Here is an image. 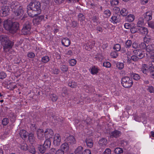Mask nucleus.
I'll return each instance as SVG.
<instances>
[{
    "label": "nucleus",
    "instance_id": "1",
    "mask_svg": "<svg viewBox=\"0 0 154 154\" xmlns=\"http://www.w3.org/2000/svg\"><path fill=\"white\" fill-rule=\"evenodd\" d=\"M41 5L39 2H35L30 3L27 6V12L29 16L33 17L41 12Z\"/></svg>",
    "mask_w": 154,
    "mask_h": 154
},
{
    "label": "nucleus",
    "instance_id": "2",
    "mask_svg": "<svg viewBox=\"0 0 154 154\" xmlns=\"http://www.w3.org/2000/svg\"><path fill=\"white\" fill-rule=\"evenodd\" d=\"M0 42L4 49L11 48L14 45L13 43L6 35H0Z\"/></svg>",
    "mask_w": 154,
    "mask_h": 154
},
{
    "label": "nucleus",
    "instance_id": "3",
    "mask_svg": "<svg viewBox=\"0 0 154 154\" xmlns=\"http://www.w3.org/2000/svg\"><path fill=\"white\" fill-rule=\"evenodd\" d=\"M17 3L13 2L11 6V8L14 12L15 16L17 19L20 18L22 17L24 13V10L22 7L20 6L17 8Z\"/></svg>",
    "mask_w": 154,
    "mask_h": 154
},
{
    "label": "nucleus",
    "instance_id": "4",
    "mask_svg": "<svg viewBox=\"0 0 154 154\" xmlns=\"http://www.w3.org/2000/svg\"><path fill=\"white\" fill-rule=\"evenodd\" d=\"M121 83L123 87L128 88L132 86L133 82L132 78L128 76H125L122 79Z\"/></svg>",
    "mask_w": 154,
    "mask_h": 154
},
{
    "label": "nucleus",
    "instance_id": "5",
    "mask_svg": "<svg viewBox=\"0 0 154 154\" xmlns=\"http://www.w3.org/2000/svg\"><path fill=\"white\" fill-rule=\"evenodd\" d=\"M146 54L152 60L154 59V50L151 45H148L146 48Z\"/></svg>",
    "mask_w": 154,
    "mask_h": 154
},
{
    "label": "nucleus",
    "instance_id": "6",
    "mask_svg": "<svg viewBox=\"0 0 154 154\" xmlns=\"http://www.w3.org/2000/svg\"><path fill=\"white\" fill-rule=\"evenodd\" d=\"M31 25L29 22H27L24 25L23 28L22 29V32L24 35L29 34L31 29Z\"/></svg>",
    "mask_w": 154,
    "mask_h": 154
},
{
    "label": "nucleus",
    "instance_id": "7",
    "mask_svg": "<svg viewBox=\"0 0 154 154\" xmlns=\"http://www.w3.org/2000/svg\"><path fill=\"white\" fill-rule=\"evenodd\" d=\"M10 9L8 6H4L0 8V16H6L8 14Z\"/></svg>",
    "mask_w": 154,
    "mask_h": 154
},
{
    "label": "nucleus",
    "instance_id": "8",
    "mask_svg": "<svg viewBox=\"0 0 154 154\" xmlns=\"http://www.w3.org/2000/svg\"><path fill=\"white\" fill-rule=\"evenodd\" d=\"M61 141V138L60 135L58 134H55L54 137L53 143L56 146L60 145Z\"/></svg>",
    "mask_w": 154,
    "mask_h": 154
},
{
    "label": "nucleus",
    "instance_id": "9",
    "mask_svg": "<svg viewBox=\"0 0 154 154\" xmlns=\"http://www.w3.org/2000/svg\"><path fill=\"white\" fill-rule=\"evenodd\" d=\"M66 142L69 145L74 144L76 143L75 140L73 136H69L65 139Z\"/></svg>",
    "mask_w": 154,
    "mask_h": 154
},
{
    "label": "nucleus",
    "instance_id": "10",
    "mask_svg": "<svg viewBox=\"0 0 154 154\" xmlns=\"http://www.w3.org/2000/svg\"><path fill=\"white\" fill-rule=\"evenodd\" d=\"M110 21L114 24H115L119 23L121 21V19L119 16L113 15L111 17Z\"/></svg>",
    "mask_w": 154,
    "mask_h": 154
},
{
    "label": "nucleus",
    "instance_id": "11",
    "mask_svg": "<svg viewBox=\"0 0 154 154\" xmlns=\"http://www.w3.org/2000/svg\"><path fill=\"white\" fill-rule=\"evenodd\" d=\"M134 54L137 55L139 59H141L145 56V53L144 52L141 50H136L133 51Z\"/></svg>",
    "mask_w": 154,
    "mask_h": 154
},
{
    "label": "nucleus",
    "instance_id": "12",
    "mask_svg": "<svg viewBox=\"0 0 154 154\" xmlns=\"http://www.w3.org/2000/svg\"><path fill=\"white\" fill-rule=\"evenodd\" d=\"M45 136L48 139H50L54 135L53 131L50 129H47L45 132Z\"/></svg>",
    "mask_w": 154,
    "mask_h": 154
},
{
    "label": "nucleus",
    "instance_id": "13",
    "mask_svg": "<svg viewBox=\"0 0 154 154\" xmlns=\"http://www.w3.org/2000/svg\"><path fill=\"white\" fill-rule=\"evenodd\" d=\"M12 24V22L10 20H5L4 21L3 26L6 30L11 31Z\"/></svg>",
    "mask_w": 154,
    "mask_h": 154
},
{
    "label": "nucleus",
    "instance_id": "14",
    "mask_svg": "<svg viewBox=\"0 0 154 154\" xmlns=\"http://www.w3.org/2000/svg\"><path fill=\"white\" fill-rule=\"evenodd\" d=\"M64 151L61 149H58L56 151L55 149L52 148L51 149L48 153L46 154H64Z\"/></svg>",
    "mask_w": 154,
    "mask_h": 154
},
{
    "label": "nucleus",
    "instance_id": "15",
    "mask_svg": "<svg viewBox=\"0 0 154 154\" xmlns=\"http://www.w3.org/2000/svg\"><path fill=\"white\" fill-rule=\"evenodd\" d=\"M99 68L95 66H91L90 69L89 70L91 73L92 75L97 74L99 71Z\"/></svg>",
    "mask_w": 154,
    "mask_h": 154
},
{
    "label": "nucleus",
    "instance_id": "16",
    "mask_svg": "<svg viewBox=\"0 0 154 154\" xmlns=\"http://www.w3.org/2000/svg\"><path fill=\"white\" fill-rule=\"evenodd\" d=\"M37 135L38 138L41 140L45 136V132L42 129H39L37 131Z\"/></svg>",
    "mask_w": 154,
    "mask_h": 154
},
{
    "label": "nucleus",
    "instance_id": "17",
    "mask_svg": "<svg viewBox=\"0 0 154 154\" xmlns=\"http://www.w3.org/2000/svg\"><path fill=\"white\" fill-rule=\"evenodd\" d=\"M152 13L151 11L146 12L144 14V18L146 21H149L152 19Z\"/></svg>",
    "mask_w": 154,
    "mask_h": 154
},
{
    "label": "nucleus",
    "instance_id": "18",
    "mask_svg": "<svg viewBox=\"0 0 154 154\" xmlns=\"http://www.w3.org/2000/svg\"><path fill=\"white\" fill-rule=\"evenodd\" d=\"M19 26V24L17 22H15L14 23L12 22L11 31L13 32H15L18 29Z\"/></svg>",
    "mask_w": 154,
    "mask_h": 154
},
{
    "label": "nucleus",
    "instance_id": "19",
    "mask_svg": "<svg viewBox=\"0 0 154 154\" xmlns=\"http://www.w3.org/2000/svg\"><path fill=\"white\" fill-rule=\"evenodd\" d=\"M62 43L64 46L68 47L70 45V42L68 38H64L62 39Z\"/></svg>",
    "mask_w": 154,
    "mask_h": 154
},
{
    "label": "nucleus",
    "instance_id": "20",
    "mask_svg": "<svg viewBox=\"0 0 154 154\" xmlns=\"http://www.w3.org/2000/svg\"><path fill=\"white\" fill-rule=\"evenodd\" d=\"M139 32L142 34L146 35L148 33V29L145 27H141L139 29Z\"/></svg>",
    "mask_w": 154,
    "mask_h": 154
},
{
    "label": "nucleus",
    "instance_id": "21",
    "mask_svg": "<svg viewBox=\"0 0 154 154\" xmlns=\"http://www.w3.org/2000/svg\"><path fill=\"white\" fill-rule=\"evenodd\" d=\"M51 145V142L49 139L47 138L45 141L44 142V144L43 145V146L45 148H47V149L50 147Z\"/></svg>",
    "mask_w": 154,
    "mask_h": 154
},
{
    "label": "nucleus",
    "instance_id": "22",
    "mask_svg": "<svg viewBox=\"0 0 154 154\" xmlns=\"http://www.w3.org/2000/svg\"><path fill=\"white\" fill-rule=\"evenodd\" d=\"M69 145L66 142L61 146V149L63 151H67L69 149Z\"/></svg>",
    "mask_w": 154,
    "mask_h": 154
},
{
    "label": "nucleus",
    "instance_id": "23",
    "mask_svg": "<svg viewBox=\"0 0 154 154\" xmlns=\"http://www.w3.org/2000/svg\"><path fill=\"white\" fill-rule=\"evenodd\" d=\"M20 134L22 139H24L27 137L28 133L25 130H22L20 131Z\"/></svg>",
    "mask_w": 154,
    "mask_h": 154
},
{
    "label": "nucleus",
    "instance_id": "24",
    "mask_svg": "<svg viewBox=\"0 0 154 154\" xmlns=\"http://www.w3.org/2000/svg\"><path fill=\"white\" fill-rule=\"evenodd\" d=\"M83 147L81 146H79L75 150V154H83Z\"/></svg>",
    "mask_w": 154,
    "mask_h": 154
},
{
    "label": "nucleus",
    "instance_id": "25",
    "mask_svg": "<svg viewBox=\"0 0 154 154\" xmlns=\"http://www.w3.org/2000/svg\"><path fill=\"white\" fill-rule=\"evenodd\" d=\"M107 143V140L105 138H103L100 140L99 144L100 146L105 145Z\"/></svg>",
    "mask_w": 154,
    "mask_h": 154
},
{
    "label": "nucleus",
    "instance_id": "26",
    "mask_svg": "<svg viewBox=\"0 0 154 154\" xmlns=\"http://www.w3.org/2000/svg\"><path fill=\"white\" fill-rule=\"evenodd\" d=\"M120 134V132L119 131L115 130L111 133L110 136L111 137H117L119 136Z\"/></svg>",
    "mask_w": 154,
    "mask_h": 154
},
{
    "label": "nucleus",
    "instance_id": "27",
    "mask_svg": "<svg viewBox=\"0 0 154 154\" xmlns=\"http://www.w3.org/2000/svg\"><path fill=\"white\" fill-rule=\"evenodd\" d=\"M142 71L144 74H147L148 72V69L146 64L143 65L142 67Z\"/></svg>",
    "mask_w": 154,
    "mask_h": 154
},
{
    "label": "nucleus",
    "instance_id": "28",
    "mask_svg": "<svg viewBox=\"0 0 154 154\" xmlns=\"http://www.w3.org/2000/svg\"><path fill=\"white\" fill-rule=\"evenodd\" d=\"M134 19V16L133 14H129L126 17L127 20L129 22L133 21Z\"/></svg>",
    "mask_w": 154,
    "mask_h": 154
},
{
    "label": "nucleus",
    "instance_id": "29",
    "mask_svg": "<svg viewBox=\"0 0 154 154\" xmlns=\"http://www.w3.org/2000/svg\"><path fill=\"white\" fill-rule=\"evenodd\" d=\"M103 15L105 17H109L111 15V12L109 10H106L104 11Z\"/></svg>",
    "mask_w": 154,
    "mask_h": 154
},
{
    "label": "nucleus",
    "instance_id": "30",
    "mask_svg": "<svg viewBox=\"0 0 154 154\" xmlns=\"http://www.w3.org/2000/svg\"><path fill=\"white\" fill-rule=\"evenodd\" d=\"M79 20L81 22H82V23H85V17L84 15L82 14H80L78 15Z\"/></svg>",
    "mask_w": 154,
    "mask_h": 154
},
{
    "label": "nucleus",
    "instance_id": "31",
    "mask_svg": "<svg viewBox=\"0 0 154 154\" xmlns=\"http://www.w3.org/2000/svg\"><path fill=\"white\" fill-rule=\"evenodd\" d=\"M86 143L87 146L89 148H91L93 146V141L91 139H87Z\"/></svg>",
    "mask_w": 154,
    "mask_h": 154
},
{
    "label": "nucleus",
    "instance_id": "32",
    "mask_svg": "<svg viewBox=\"0 0 154 154\" xmlns=\"http://www.w3.org/2000/svg\"><path fill=\"white\" fill-rule=\"evenodd\" d=\"M144 23V20L143 18H140L137 23V26L138 27H141L143 25Z\"/></svg>",
    "mask_w": 154,
    "mask_h": 154
},
{
    "label": "nucleus",
    "instance_id": "33",
    "mask_svg": "<svg viewBox=\"0 0 154 154\" xmlns=\"http://www.w3.org/2000/svg\"><path fill=\"white\" fill-rule=\"evenodd\" d=\"M49 96L53 101H56L58 99L57 97L54 94H51L49 95Z\"/></svg>",
    "mask_w": 154,
    "mask_h": 154
},
{
    "label": "nucleus",
    "instance_id": "34",
    "mask_svg": "<svg viewBox=\"0 0 154 154\" xmlns=\"http://www.w3.org/2000/svg\"><path fill=\"white\" fill-rule=\"evenodd\" d=\"M50 59L48 56H45L42 58L41 61L43 63H46Z\"/></svg>",
    "mask_w": 154,
    "mask_h": 154
},
{
    "label": "nucleus",
    "instance_id": "35",
    "mask_svg": "<svg viewBox=\"0 0 154 154\" xmlns=\"http://www.w3.org/2000/svg\"><path fill=\"white\" fill-rule=\"evenodd\" d=\"M153 68L154 69V66H152V65L151 66H149V69L150 71V75L151 76L153 79H154V71L153 70H152V69Z\"/></svg>",
    "mask_w": 154,
    "mask_h": 154
},
{
    "label": "nucleus",
    "instance_id": "36",
    "mask_svg": "<svg viewBox=\"0 0 154 154\" xmlns=\"http://www.w3.org/2000/svg\"><path fill=\"white\" fill-rule=\"evenodd\" d=\"M41 19L40 17H37L33 20V22L34 24L38 25L40 22Z\"/></svg>",
    "mask_w": 154,
    "mask_h": 154
},
{
    "label": "nucleus",
    "instance_id": "37",
    "mask_svg": "<svg viewBox=\"0 0 154 154\" xmlns=\"http://www.w3.org/2000/svg\"><path fill=\"white\" fill-rule=\"evenodd\" d=\"M128 11L125 8H123L121 11V14L123 16H126L128 14Z\"/></svg>",
    "mask_w": 154,
    "mask_h": 154
},
{
    "label": "nucleus",
    "instance_id": "38",
    "mask_svg": "<svg viewBox=\"0 0 154 154\" xmlns=\"http://www.w3.org/2000/svg\"><path fill=\"white\" fill-rule=\"evenodd\" d=\"M117 67L119 69H122L124 66V64L123 63L118 62L116 64Z\"/></svg>",
    "mask_w": 154,
    "mask_h": 154
},
{
    "label": "nucleus",
    "instance_id": "39",
    "mask_svg": "<svg viewBox=\"0 0 154 154\" xmlns=\"http://www.w3.org/2000/svg\"><path fill=\"white\" fill-rule=\"evenodd\" d=\"M68 85L71 88H74L76 86L77 84L74 82H70L68 83Z\"/></svg>",
    "mask_w": 154,
    "mask_h": 154
},
{
    "label": "nucleus",
    "instance_id": "40",
    "mask_svg": "<svg viewBox=\"0 0 154 154\" xmlns=\"http://www.w3.org/2000/svg\"><path fill=\"white\" fill-rule=\"evenodd\" d=\"M29 142L31 144H33L34 143L33 135L32 134H29Z\"/></svg>",
    "mask_w": 154,
    "mask_h": 154
},
{
    "label": "nucleus",
    "instance_id": "41",
    "mask_svg": "<svg viewBox=\"0 0 154 154\" xmlns=\"http://www.w3.org/2000/svg\"><path fill=\"white\" fill-rule=\"evenodd\" d=\"M9 122V120L7 118H4L2 121V123L3 125H6Z\"/></svg>",
    "mask_w": 154,
    "mask_h": 154
},
{
    "label": "nucleus",
    "instance_id": "42",
    "mask_svg": "<svg viewBox=\"0 0 154 154\" xmlns=\"http://www.w3.org/2000/svg\"><path fill=\"white\" fill-rule=\"evenodd\" d=\"M61 70L63 72H66L67 71L68 68L67 66L64 64H62L60 66Z\"/></svg>",
    "mask_w": 154,
    "mask_h": 154
},
{
    "label": "nucleus",
    "instance_id": "43",
    "mask_svg": "<svg viewBox=\"0 0 154 154\" xmlns=\"http://www.w3.org/2000/svg\"><path fill=\"white\" fill-rule=\"evenodd\" d=\"M69 63L70 66H74L76 63V60L75 59H72L69 60Z\"/></svg>",
    "mask_w": 154,
    "mask_h": 154
},
{
    "label": "nucleus",
    "instance_id": "44",
    "mask_svg": "<svg viewBox=\"0 0 154 154\" xmlns=\"http://www.w3.org/2000/svg\"><path fill=\"white\" fill-rule=\"evenodd\" d=\"M147 90L150 93H154V88L152 86H147Z\"/></svg>",
    "mask_w": 154,
    "mask_h": 154
},
{
    "label": "nucleus",
    "instance_id": "45",
    "mask_svg": "<svg viewBox=\"0 0 154 154\" xmlns=\"http://www.w3.org/2000/svg\"><path fill=\"white\" fill-rule=\"evenodd\" d=\"M115 153L116 154H119L122 152V149L120 148H117L114 150Z\"/></svg>",
    "mask_w": 154,
    "mask_h": 154
},
{
    "label": "nucleus",
    "instance_id": "46",
    "mask_svg": "<svg viewBox=\"0 0 154 154\" xmlns=\"http://www.w3.org/2000/svg\"><path fill=\"white\" fill-rule=\"evenodd\" d=\"M113 48L116 51H119L121 49V46L120 45L116 44L114 46Z\"/></svg>",
    "mask_w": 154,
    "mask_h": 154
},
{
    "label": "nucleus",
    "instance_id": "47",
    "mask_svg": "<svg viewBox=\"0 0 154 154\" xmlns=\"http://www.w3.org/2000/svg\"><path fill=\"white\" fill-rule=\"evenodd\" d=\"M20 148L23 150H27L28 149L27 145L25 143H23V144L21 146Z\"/></svg>",
    "mask_w": 154,
    "mask_h": 154
},
{
    "label": "nucleus",
    "instance_id": "48",
    "mask_svg": "<svg viewBox=\"0 0 154 154\" xmlns=\"http://www.w3.org/2000/svg\"><path fill=\"white\" fill-rule=\"evenodd\" d=\"M131 59L134 61H137L139 59L137 56L135 54L131 56Z\"/></svg>",
    "mask_w": 154,
    "mask_h": 154
},
{
    "label": "nucleus",
    "instance_id": "49",
    "mask_svg": "<svg viewBox=\"0 0 154 154\" xmlns=\"http://www.w3.org/2000/svg\"><path fill=\"white\" fill-rule=\"evenodd\" d=\"M113 11L114 13H115L116 14H117L120 11V9L119 7H115L113 8Z\"/></svg>",
    "mask_w": 154,
    "mask_h": 154
},
{
    "label": "nucleus",
    "instance_id": "50",
    "mask_svg": "<svg viewBox=\"0 0 154 154\" xmlns=\"http://www.w3.org/2000/svg\"><path fill=\"white\" fill-rule=\"evenodd\" d=\"M118 54L116 51H113L111 53V56L113 58H116L118 56Z\"/></svg>",
    "mask_w": 154,
    "mask_h": 154
},
{
    "label": "nucleus",
    "instance_id": "51",
    "mask_svg": "<svg viewBox=\"0 0 154 154\" xmlns=\"http://www.w3.org/2000/svg\"><path fill=\"white\" fill-rule=\"evenodd\" d=\"M110 3L112 6L117 5L119 3V1L117 0H111Z\"/></svg>",
    "mask_w": 154,
    "mask_h": 154
},
{
    "label": "nucleus",
    "instance_id": "52",
    "mask_svg": "<svg viewBox=\"0 0 154 154\" xmlns=\"http://www.w3.org/2000/svg\"><path fill=\"white\" fill-rule=\"evenodd\" d=\"M103 65L104 66L107 68H109L111 66L110 63L107 61L104 62L103 63Z\"/></svg>",
    "mask_w": 154,
    "mask_h": 154
},
{
    "label": "nucleus",
    "instance_id": "53",
    "mask_svg": "<svg viewBox=\"0 0 154 154\" xmlns=\"http://www.w3.org/2000/svg\"><path fill=\"white\" fill-rule=\"evenodd\" d=\"M38 148L39 151L42 153H44L45 152V149H47V148H45V147H44L43 146H42V145H41L40 147H38Z\"/></svg>",
    "mask_w": 154,
    "mask_h": 154
},
{
    "label": "nucleus",
    "instance_id": "54",
    "mask_svg": "<svg viewBox=\"0 0 154 154\" xmlns=\"http://www.w3.org/2000/svg\"><path fill=\"white\" fill-rule=\"evenodd\" d=\"M6 76V75L5 73L2 72L0 73V79H3L5 78Z\"/></svg>",
    "mask_w": 154,
    "mask_h": 154
},
{
    "label": "nucleus",
    "instance_id": "55",
    "mask_svg": "<svg viewBox=\"0 0 154 154\" xmlns=\"http://www.w3.org/2000/svg\"><path fill=\"white\" fill-rule=\"evenodd\" d=\"M132 44V42L131 40H128L125 43V47L127 48L131 46Z\"/></svg>",
    "mask_w": 154,
    "mask_h": 154
},
{
    "label": "nucleus",
    "instance_id": "56",
    "mask_svg": "<svg viewBox=\"0 0 154 154\" xmlns=\"http://www.w3.org/2000/svg\"><path fill=\"white\" fill-rule=\"evenodd\" d=\"M133 77V79L136 80H138L140 79V77L137 74H134Z\"/></svg>",
    "mask_w": 154,
    "mask_h": 154
},
{
    "label": "nucleus",
    "instance_id": "57",
    "mask_svg": "<svg viewBox=\"0 0 154 154\" xmlns=\"http://www.w3.org/2000/svg\"><path fill=\"white\" fill-rule=\"evenodd\" d=\"M111 149L109 148H107L104 152L103 154H111Z\"/></svg>",
    "mask_w": 154,
    "mask_h": 154
},
{
    "label": "nucleus",
    "instance_id": "58",
    "mask_svg": "<svg viewBox=\"0 0 154 154\" xmlns=\"http://www.w3.org/2000/svg\"><path fill=\"white\" fill-rule=\"evenodd\" d=\"M148 26L150 28L154 29V22L150 21L148 23Z\"/></svg>",
    "mask_w": 154,
    "mask_h": 154
},
{
    "label": "nucleus",
    "instance_id": "59",
    "mask_svg": "<svg viewBox=\"0 0 154 154\" xmlns=\"http://www.w3.org/2000/svg\"><path fill=\"white\" fill-rule=\"evenodd\" d=\"M124 27L126 29H130L131 27V25L129 23H125L124 24Z\"/></svg>",
    "mask_w": 154,
    "mask_h": 154
},
{
    "label": "nucleus",
    "instance_id": "60",
    "mask_svg": "<svg viewBox=\"0 0 154 154\" xmlns=\"http://www.w3.org/2000/svg\"><path fill=\"white\" fill-rule=\"evenodd\" d=\"M91 45L88 46L87 43L84 45V47L87 50L89 51L91 49Z\"/></svg>",
    "mask_w": 154,
    "mask_h": 154
},
{
    "label": "nucleus",
    "instance_id": "61",
    "mask_svg": "<svg viewBox=\"0 0 154 154\" xmlns=\"http://www.w3.org/2000/svg\"><path fill=\"white\" fill-rule=\"evenodd\" d=\"M141 49H145L146 48L147 46L146 44L144 43H141L139 45Z\"/></svg>",
    "mask_w": 154,
    "mask_h": 154
},
{
    "label": "nucleus",
    "instance_id": "62",
    "mask_svg": "<svg viewBox=\"0 0 154 154\" xmlns=\"http://www.w3.org/2000/svg\"><path fill=\"white\" fill-rule=\"evenodd\" d=\"M87 43L88 46H91V48L93 47L95 44V42L94 41H92V42L89 41Z\"/></svg>",
    "mask_w": 154,
    "mask_h": 154
},
{
    "label": "nucleus",
    "instance_id": "63",
    "mask_svg": "<svg viewBox=\"0 0 154 154\" xmlns=\"http://www.w3.org/2000/svg\"><path fill=\"white\" fill-rule=\"evenodd\" d=\"M91 152L89 149H85L83 152V154H91Z\"/></svg>",
    "mask_w": 154,
    "mask_h": 154
},
{
    "label": "nucleus",
    "instance_id": "64",
    "mask_svg": "<svg viewBox=\"0 0 154 154\" xmlns=\"http://www.w3.org/2000/svg\"><path fill=\"white\" fill-rule=\"evenodd\" d=\"M27 56L30 58H33L35 56V54L33 52H30L28 54Z\"/></svg>",
    "mask_w": 154,
    "mask_h": 154
}]
</instances>
